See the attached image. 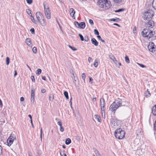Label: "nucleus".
Listing matches in <instances>:
<instances>
[{"label": "nucleus", "instance_id": "nucleus-8", "mask_svg": "<svg viewBox=\"0 0 156 156\" xmlns=\"http://www.w3.org/2000/svg\"><path fill=\"white\" fill-rule=\"evenodd\" d=\"M100 106L101 111H104V117H105V100L103 98H101L100 99Z\"/></svg>", "mask_w": 156, "mask_h": 156}, {"label": "nucleus", "instance_id": "nucleus-16", "mask_svg": "<svg viewBox=\"0 0 156 156\" xmlns=\"http://www.w3.org/2000/svg\"><path fill=\"white\" fill-rule=\"evenodd\" d=\"M152 112L154 115L156 116V105H154L153 107Z\"/></svg>", "mask_w": 156, "mask_h": 156}, {"label": "nucleus", "instance_id": "nucleus-58", "mask_svg": "<svg viewBox=\"0 0 156 156\" xmlns=\"http://www.w3.org/2000/svg\"><path fill=\"white\" fill-rule=\"evenodd\" d=\"M154 130L156 131V121H155L154 125Z\"/></svg>", "mask_w": 156, "mask_h": 156}, {"label": "nucleus", "instance_id": "nucleus-26", "mask_svg": "<svg viewBox=\"0 0 156 156\" xmlns=\"http://www.w3.org/2000/svg\"><path fill=\"white\" fill-rule=\"evenodd\" d=\"M72 77L74 81L76 82V81L77 78L76 77L74 73L72 74Z\"/></svg>", "mask_w": 156, "mask_h": 156}, {"label": "nucleus", "instance_id": "nucleus-45", "mask_svg": "<svg viewBox=\"0 0 156 156\" xmlns=\"http://www.w3.org/2000/svg\"><path fill=\"white\" fill-rule=\"evenodd\" d=\"M64 128L62 127V126H60V130L61 132H63L64 131Z\"/></svg>", "mask_w": 156, "mask_h": 156}, {"label": "nucleus", "instance_id": "nucleus-36", "mask_svg": "<svg viewBox=\"0 0 156 156\" xmlns=\"http://www.w3.org/2000/svg\"><path fill=\"white\" fill-rule=\"evenodd\" d=\"M34 53H36L37 51V48L36 47H34L32 49Z\"/></svg>", "mask_w": 156, "mask_h": 156}, {"label": "nucleus", "instance_id": "nucleus-44", "mask_svg": "<svg viewBox=\"0 0 156 156\" xmlns=\"http://www.w3.org/2000/svg\"><path fill=\"white\" fill-rule=\"evenodd\" d=\"M94 151L96 155L99 153V151L95 148H94Z\"/></svg>", "mask_w": 156, "mask_h": 156}, {"label": "nucleus", "instance_id": "nucleus-49", "mask_svg": "<svg viewBox=\"0 0 156 156\" xmlns=\"http://www.w3.org/2000/svg\"><path fill=\"white\" fill-rule=\"evenodd\" d=\"M119 20V19L118 18H117L116 19H114V18H112L110 20L111 21H117V20Z\"/></svg>", "mask_w": 156, "mask_h": 156}, {"label": "nucleus", "instance_id": "nucleus-29", "mask_svg": "<svg viewBox=\"0 0 156 156\" xmlns=\"http://www.w3.org/2000/svg\"><path fill=\"white\" fill-rule=\"evenodd\" d=\"M37 71L36 74L37 75H39L41 73V70L40 69H38L37 70Z\"/></svg>", "mask_w": 156, "mask_h": 156}, {"label": "nucleus", "instance_id": "nucleus-6", "mask_svg": "<svg viewBox=\"0 0 156 156\" xmlns=\"http://www.w3.org/2000/svg\"><path fill=\"white\" fill-rule=\"evenodd\" d=\"M116 105L118 106V108L121 106H125L127 104V103L124 99H121L118 98V99L114 101Z\"/></svg>", "mask_w": 156, "mask_h": 156}, {"label": "nucleus", "instance_id": "nucleus-7", "mask_svg": "<svg viewBox=\"0 0 156 156\" xmlns=\"http://www.w3.org/2000/svg\"><path fill=\"white\" fill-rule=\"evenodd\" d=\"M16 140V136L14 134L11 133L7 140L8 146L10 147L12 144L13 141Z\"/></svg>", "mask_w": 156, "mask_h": 156}, {"label": "nucleus", "instance_id": "nucleus-22", "mask_svg": "<svg viewBox=\"0 0 156 156\" xmlns=\"http://www.w3.org/2000/svg\"><path fill=\"white\" fill-rule=\"evenodd\" d=\"M152 5L153 7L156 9V0H154L152 2Z\"/></svg>", "mask_w": 156, "mask_h": 156}, {"label": "nucleus", "instance_id": "nucleus-19", "mask_svg": "<svg viewBox=\"0 0 156 156\" xmlns=\"http://www.w3.org/2000/svg\"><path fill=\"white\" fill-rule=\"evenodd\" d=\"M94 118L98 122H101V119L99 116L98 115H94Z\"/></svg>", "mask_w": 156, "mask_h": 156}, {"label": "nucleus", "instance_id": "nucleus-27", "mask_svg": "<svg viewBox=\"0 0 156 156\" xmlns=\"http://www.w3.org/2000/svg\"><path fill=\"white\" fill-rule=\"evenodd\" d=\"M125 61L127 63H129V60L128 57L127 56H126L125 57Z\"/></svg>", "mask_w": 156, "mask_h": 156}, {"label": "nucleus", "instance_id": "nucleus-15", "mask_svg": "<svg viewBox=\"0 0 156 156\" xmlns=\"http://www.w3.org/2000/svg\"><path fill=\"white\" fill-rule=\"evenodd\" d=\"M91 41L92 44H94L95 46H97L98 45V43L96 40L94 38H93L91 40Z\"/></svg>", "mask_w": 156, "mask_h": 156}, {"label": "nucleus", "instance_id": "nucleus-33", "mask_svg": "<svg viewBox=\"0 0 156 156\" xmlns=\"http://www.w3.org/2000/svg\"><path fill=\"white\" fill-rule=\"evenodd\" d=\"M124 9H118V10H116L115 11V12H122L124 10Z\"/></svg>", "mask_w": 156, "mask_h": 156}, {"label": "nucleus", "instance_id": "nucleus-2", "mask_svg": "<svg viewBox=\"0 0 156 156\" xmlns=\"http://www.w3.org/2000/svg\"><path fill=\"white\" fill-rule=\"evenodd\" d=\"M98 5L100 8L108 9L111 6L110 2L108 0H98Z\"/></svg>", "mask_w": 156, "mask_h": 156}, {"label": "nucleus", "instance_id": "nucleus-64", "mask_svg": "<svg viewBox=\"0 0 156 156\" xmlns=\"http://www.w3.org/2000/svg\"><path fill=\"white\" fill-rule=\"evenodd\" d=\"M96 101V98L94 97V98L93 99V101H94H94Z\"/></svg>", "mask_w": 156, "mask_h": 156}, {"label": "nucleus", "instance_id": "nucleus-1", "mask_svg": "<svg viewBox=\"0 0 156 156\" xmlns=\"http://www.w3.org/2000/svg\"><path fill=\"white\" fill-rule=\"evenodd\" d=\"M148 22L145 24L146 28L144 29L142 32V34L145 37H147L148 39L154 37V32H153L148 29L152 28L154 25V22L151 20H147Z\"/></svg>", "mask_w": 156, "mask_h": 156}, {"label": "nucleus", "instance_id": "nucleus-48", "mask_svg": "<svg viewBox=\"0 0 156 156\" xmlns=\"http://www.w3.org/2000/svg\"><path fill=\"white\" fill-rule=\"evenodd\" d=\"M89 23L91 25H93L94 24V22L91 19H90L89 20Z\"/></svg>", "mask_w": 156, "mask_h": 156}, {"label": "nucleus", "instance_id": "nucleus-38", "mask_svg": "<svg viewBox=\"0 0 156 156\" xmlns=\"http://www.w3.org/2000/svg\"><path fill=\"white\" fill-rule=\"evenodd\" d=\"M86 77V75L84 73H83L82 74V78L84 82L85 81V79Z\"/></svg>", "mask_w": 156, "mask_h": 156}, {"label": "nucleus", "instance_id": "nucleus-57", "mask_svg": "<svg viewBox=\"0 0 156 156\" xmlns=\"http://www.w3.org/2000/svg\"><path fill=\"white\" fill-rule=\"evenodd\" d=\"M62 153L63 154H64V156H67L66 154L64 153V151H61V152H60V154H61V155H62V154H61Z\"/></svg>", "mask_w": 156, "mask_h": 156}, {"label": "nucleus", "instance_id": "nucleus-62", "mask_svg": "<svg viewBox=\"0 0 156 156\" xmlns=\"http://www.w3.org/2000/svg\"><path fill=\"white\" fill-rule=\"evenodd\" d=\"M89 81L90 82V81H92L93 80V79L91 77H89Z\"/></svg>", "mask_w": 156, "mask_h": 156}, {"label": "nucleus", "instance_id": "nucleus-3", "mask_svg": "<svg viewBox=\"0 0 156 156\" xmlns=\"http://www.w3.org/2000/svg\"><path fill=\"white\" fill-rule=\"evenodd\" d=\"M44 14L46 18L48 20L51 18V12L48 4L46 2L43 3Z\"/></svg>", "mask_w": 156, "mask_h": 156}, {"label": "nucleus", "instance_id": "nucleus-41", "mask_svg": "<svg viewBox=\"0 0 156 156\" xmlns=\"http://www.w3.org/2000/svg\"><path fill=\"white\" fill-rule=\"evenodd\" d=\"M30 31L31 32V33L32 34H35V31L34 29V28H32L30 30Z\"/></svg>", "mask_w": 156, "mask_h": 156}, {"label": "nucleus", "instance_id": "nucleus-34", "mask_svg": "<svg viewBox=\"0 0 156 156\" xmlns=\"http://www.w3.org/2000/svg\"><path fill=\"white\" fill-rule=\"evenodd\" d=\"M97 37L100 41H101L102 42L105 43V41L102 40L100 36H98Z\"/></svg>", "mask_w": 156, "mask_h": 156}, {"label": "nucleus", "instance_id": "nucleus-5", "mask_svg": "<svg viewBox=\"0 0 156 156\" xmlns=\"http://www.w3.org/2000/svg\"><path fill=\"white\" fill-rule=\"evenodd\" d=\"M125 134V131L120 128L116 129L115 132V136L119 140L122 139L124 137Z\"/></svg>", "mask_w": 156, "mask_h": 156}, {"label": "nucleus", "instance_id": "nucleus-30", "mask_svg": "<svg viewBox=\"0 0 156 156\" xmlns=\"http://www.w3.org/2000/svg\"><path fill=\"white\" fill-rule=\"evenodd\" d=\"M74 24H75V26H76V27H77L78 28H79L80 23H79L78 22H77V21H75L74 22Z\"/></svg>", "mask_w": 156, "mask_h": 156}, {"label": "nucleus", "instance_id": "nucleus-59", "mask_svg": "<svg viewBox=\"0 0 156 156\" xmlns=\"http://www.w3.org/2000/svg\"><path fill=\"white\" fill-rule=\"evenodd\" d=\"M24 100V98L23 97H21L20 98L21 101H23Z\"/></svg>", "mask_w": 156, "mask_h": 156}, {"label": "nucleus", "instance_id": "nucleus-17", "mask_svg": "<svg viewBox=\"0 0 156 156\" xmlns=\"http://www.w3.org/2000/svg\"><path fill=\"white\" fill-rule=\"evenodd\" d=\"M109 57L114 62H117V60L113 55H109Z\"/></svg>", "mask_w": 156, "mask_h": 156}, {"label": "nucleus", "instance_id": "nucleus-12", "mask_svg": "<svg viewBox=\"0 0 156 156\" xmlns=\"http://www.w3.org/2000/svg\"><path fill=\"white\" fill-rule=\"evenodd\" d=\"M42 20H40V21H38V22L40 23L41 25L43 27H45L47 25V22L46 21V20L44 18H42L41 19Z\"/></svg>", "mask_w": 156, "mask_h": 156}, {"label": "nucleus", "instance_id": "nucleus-60", "mask_svg": "<svg viewBox=\"0 0 156 156\" xmlns=\"http://www.w3.org/2000/svg\"><path fill=\"white\" fill-rule=\"evenodd\" d=\"M91 60V58L90 57H89L88 58V62L90 63Z\"/></svg>", "mask_w": 156, "mask_h": 156}, {"label": "nucleus", "instance_id": "nucleus-35", "mask_svg": "<svg viewBox=\"0 0 156 156\" xmlns=\"http://www.w3.org/2000/svg\"><path fill=\"white\" fill-rule=\"evenodd\" d=\"M34 91L33 90V89H31V97H34Z\"/></svg>", "mask_w": 156, "mask_h": 156}, {"label": "nucleus", "instance_id": "nucleus-24", "mask_svg": "<svg viewBox=\"0 0 156 156\" xmlns=\"http://www.w3.org/2000/svg\"><path fill=\"white\" fill-rule=\"evenodd\" d=\"M64 94L66 99H69V96L68 93L66 91H65L64 93Z\"/></svg>", "mask_w": 156, "mask_h": 156}, {"label": "nucleus", "instance_id": "nucleus-50", "mask_svg": "<svg viewBox=\"0 0 156 156\" xmlns=\"http://www.w3.org/2000/svg\"><path fill=\"white\" fill-rule=\"evenodd\" d=\"M115 3H119L121 2L122 0H113Z\"/></svg>", "mask_w": 156, "mask_h": 156}, {"label": "nucleus", "instance_id": "nucleus-11", "mask_svg": "<svg viewBox=\"0 0 156 156\" xmlns=\"http://www.w3.org/2000/svg\"><path fill=\"white\" fill-rule=\"evenodd\" d=\"M36 15L38 21H40V20H41L44 17L42 13L40 12H37Z\"/></svg>", "mask_w": 156, "mask_h": 156}, {"label": "nucleus", "instance_id": "nucleus-13", "mask_svg": "<svg viewBox=\"0 0 156 156\" xmlns=\"http://www.w3.org/2000/svg\"><path fill=\"white\" fill-rule=\"evenodd\" d=\"M69 12L71 16H72L73 18L75 19V17L74 16V14L75 13V12L73 8H71L70 9Z\"/></svg>", "mask_w": 156, "mask_h": 156}, {"label": "nucleus", "instance_id": "nucleus-46", "mask_svg": "<svg viewBox=\"0 0 156 156\" xmlns=\"http://www.w3.org/2000/svg\"><path fill=\"white\" fill-rule=\"evenodd\" d=\"M31 79L32 81L33 82H35V80L34 78V76H31Z\"/></svg>", "mask_w": 156, "mask_h": 156}, {"label": "nucleus", "instance_id": "nucleus-56", "mask_svg": "<svg viewBox=\"0 0 156 156\" xmlns=\"http://www.w3.org/2000/svg\"><path fill=\"white\" fill-rule=\"evenodd\" d=\"M2 153V148L1 146H0V155Z\"/></svg>", "mask_w": 156, "mask_h": 156}, {"label": "nucleus", "instance_id": "nucleus-31", "mask_svg": "<svg viewBox=\"0 0 156 156\" xmlns=\"http://www.w3.org/2000/svg\"><path fill=\"white\" fill-rule=\"evenodd\" d=\"M30 16L31 17V20L35 24H36V21L34 19V17L32 16V14H31L30 15Z\"/></svg>", "mask_w": 156, "mask_h": 156}, {"label": "nucleus", "instance_id": "nucleus-39", "mask_svg": "<svg viewBox=\"0 0 156 156\" xmlns=\"http://www.w3.org/2000/svg\"><path fill=\"white\" fill-rule=\"evenodd\" d=\"M26 11L29 14V15H30V14H32V13L31 12L30 10L29 9H27L26 10Z\"/></svg>", "mask_w": 156, "mask_h": 156}, {"label": "nucleus", "instance_id": "nucleus-63", "mask_svg": "<svg viewBox=\"0 0 156 156\" xmlns=\"http://www.w3.org/2000/svg\"><path fill=\"white\" fill-rule=\"evenodd\" d=\"M28 116L30 118V120H32V117L31 115H28Z\"/></svg>", "mask_w": 156, "mask_h": 156}, {"label": "nucleus", "instance_id": "nucleus-43", "mask_svg": "<svg viewBox=\"0 0 156 156\" xmlns=\"http://www.w3.org/2000/svg\"><path fill=\"white\" fill-rule=\"evenodd\" d=\"M27 3L29 5L31 4L33 2V0H26Z\"/></svg>", "mask_w": 156, "mask_h": 156}, {"label": "nucleus", "instance_id": "nucleus-4", "mask_svg": "<svg viewBox=\"0 0 156 156\" xmlns=\"http://www.w3.org/2000/svg\"><path fill=\"white\" fill-rule=\"evenodd\" d=\"M154 12L151 9H149L145 12L143 14L144 19L145 20H151L154 16Z\"/></svg>", "mask_w": 156, "mask_h": 156}, {"label": "nucleus", "instance_id": "nucleus-9", "mask_svg": "<svg viewBox=\"0 0 156 156\" xmlns=\"http://www.w3.org/2000/svg\"><path fill=\"white\" fill-rule=\"evenodd\" d=\"M120 121L116 119L112 120L111 122V125L115 128H116V126H119L120 125Z\"/></svg>", "mask_w": 156, "mask_h": 156}, {"label": "nucleus", "instance_id": "nucleus-51", "mask_svg": "<svg viewBox=\"0 0 156 156\" xmlns=\"http://www.w3.org/2000/svg\"><path fill=\"white\" fill-rule=\"evenodd\" d=\"M84 40L85 41H86V42L88 41L89 40V39H88V37H87V36H85V39H84Z\"/></svg>", "mask_w": 156, "mask_h": 156}, {"label": "nucleus", "instance_id": "nucleus-20", "mask_svg": "<svg viewBox=\"0 0 156 156\" xmlns=\"http://www.w3.org/2000/svg\"><path fill=\"white\" fill-rule=\"evenodd\" d=\"M71 143V140L69 138H67L66 140L65 144L66 145H69Z\"/></svg>", "mask_w": 156, "mask_h": 156}, {"label": "nucleus", "instance_id": "nucleus-18", "mask_svg": "<svg viewBox=\"0 0 156 156\" xmlns=\"http://www.w3.org/2000/svg\"><path fill=\"white\" fill-rule=\"evenodd\" d=\"M79 28L81 29H84L85 27V24L84 22H82L80 23Z\"/></svg>", "mask_w": 156, "mask_h": 156}, {"label": "nucleus", "instance_id": "nucleus-61", "mask_svg": "<svg viewBox=\"0 0 156 156\" xmlns=\"http://www.w3.org/2000/svg\"><path fill=\"white\" fill-rule=\"evenodd\" d=\"M30 122L32 125V127L34 128V126L32 120H30Z\"/></svg>", "mask_w": 156, "mask_h": 156}, {"label": "nucleus", "instance_id": "nucleus-54", "mask_svg": "<svg viewBox=\"0 0 156 156\" xmlns=\"http://www.w3.org/2000/svg\"><path fill=\"white\" fill-rule=\"evenodd\" d=\"M41 91L42 93H44L46 92V90L45 89H42L41 90Z\"/></svg>", "mask_w": 156, "mask_h": 156}, {"label": "nucleus", "instance_id": "nucleus-40", "mask_svg": "<svg viewBox=\"0 0 156 156\" xmlns=\"http://www.w3.org/2000/svg\"><path fill=\"white\" fill-rule=\"evenodd\" d=\"M79 36L80 37V39L82 41H83L84 40L83 37V36L81 34H79Z\"/></svg>", "mask_w": 156, "mask_h": 156}, {"label": "nucleus", "instance_id": "nucleus-14", "mask_svg": "<svg viewBox=\"0 0 156 156\" xmlns=\"http://www.w3.org/2000/svg\"><path fill=\"white\" fill-rule=\"evenodd\" d=\"M25 42L29 46L31 45L32 44L31 40L30 38H27L26 39Z\"/></svg>", "mask_w": 156, "mask_h": 156}, {"label": "nucleus", "instance_id": "nucleus-21", "mask_svg": "<svg viewBox=\"0 0 156 156\" xmlns=\"http://www.w3.org/2000/svg\"><path fill=\"white\" fill-rule=\"evenodd\" d=\"M144 94L146 97L147 98L149 97L151 95V94L148 90H147V92L145 93Z\"/></svg>", "mask_w": 156, "mask_h": 156}, {"label": "nucleus", "instance_id": "nucleus-28", "mask_svg": "<svg viewBox=\"0 0 156 156\" xmlns=\"http://www.w3.org/2000/svg\"><path fill=\"white\" fill-rule=\"evenodd\" d=\"M68 47L73 51H76L77 50L75 47H72L69 45H68Z\"/></svg>", "mask_w": 156, "mask_h": 156}, {"label": "nucleus", "instance_id": "nucleus-55", "mask_svg": "<svg viewBox=\"0 0 156 156\" xmlns=\"http://www.w3.org/2000/svg\"><path fill=\"white\" fill-rule=\"evenodd\" d=\"M72 99V98H70V101H69V103H70V107H71V108H72L73 107H72V101H71Z\"/></svg>", "mask_w": 156, "mask_h": 156}, {"label": "nucleus", "instance_id": "nucleus-42", "mask_svg": "<svg viewBox=\"0 0 156 156\" xmlns=\"http://www.w3.org/2000/svg\"><path fill=\"white\" fill-rule=\"evenodd\" d=\"M94 34L96 35H97L98 36H99V33L97 29H94Z\"/></svg>", "mask_w": 156, "mask_h": 156}, {"label": "nucleus", "instance_id": "nucleus-53", "mask_svg": "<svg viewBox=\"0 0 156 156\" xmlns=\"http://www.w3.org/2000/svg\"><path fill=\"white\" fill-rule=\"evenodd\" d=\"M57 124L59 126H61L62 125V122L61 121H58V122H57Z\"/></svg>", "mask_w": 156, "mask_h": 156}, {"label": "nucleus", "instance_id": "nucleus-52", "mask_svg": "<svg viewBox=\"0 0 156 156\" xmlns=\"http://www.w3.org/2000/svg\"><path fill=\"white\" fill-rule=\"evenodd\" d=\"M31 102H32L33 103H34V97H31Z\"/></svg>", "mask_w": 156, "mask_h": 156}, {"label": "nucleus", "instance_id": "nucleus-10", "mask_svg": "<svg viewBox=\"0 0 156 156\" xmlns=\"http://www.w3.org/2000/svg\"><path fill=\"white\" fill-rule=\"evenodd\" d=\"M118 108V106L114 102L110 106L109 109L112 112L115 111Z\"/></svg>", "mask_w": 156, "mask_h": 156}, {"label": "nucleus", "instance_id": "nucleus-37", "mask_svg": "<svg viewBox=\"0 0 156 156\" xmlns=\"http://www.w3.org/2000/svg\"><path fill=\"white\" fill-rule=\"evenodd\" d=\"M49 100L51 101H52L54 99V96L52 95H51L49 97Z\"/></svg>", "mask_w": 156, "mask_h": 156}, {"label": "nucleus", "instance_id": "nucleus-25", "mask_svg": "<svg viewBox=\"0 0 156 156\" xmlns=\"http://www.w3.org/2000/svg\"><path fill=\"white\" fill-rule=\"evenodd\" d=\"M94 65L95 66V67H97V66L98 65V60L97 59H96L95 60L94 62Z\"/></svg>", "mask_w": 156, "mask_h": 156}, {"label": "nucleus", "instance_id": "nucleus-23", "mask_svg": "<svg viewBox=\"0 0 156 156\" xmlns=\"http://www.w3.org/2000/svg\"><path fill=\"white\" fill-rule=\"evenodd\" d=\"M154 45V43L153 42H151V45H149L148 46V48L149 49L150 51V49L151 48L153 49L154 48L153 47Z\"/></svg>", "mask_w": 156, "mask_h": 156}, {"label": "nucleus", "instance_id": "nucleus-47", "mask_svg": "<svg viewBox=\"0 0 156 156\" xmlns=\"http://www.w3.org/2000/svg\"><path fill=\"white\" fill-rule=\"evenodd\" d=\"M137 64L142 68H144L146 67V66L143 64H140L138 63H137Z\"/></svg>", "mask_w": 156, "mask_h": 156}, {"label": "nucleus", "instance_id": "nucleus-32", "mask_svg": "<svg viewBox=\"0 0 156 156\" xmlns=\"http://www.w3.org/2000/svg\"><path fill=\"white\" fill-rule=\"evenodd\" d=\"M10 59L8 57H7L6 58V62L7 65H8L9 63Z\"/></svg>", "mask_w": 156, "mask_h": 156}]
</instances>
